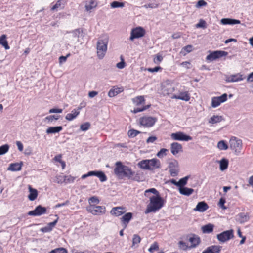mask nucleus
I'll use <instances>...</instances> for the list:
<instances>
[{"instance_id": "f257e3e1", "label": "nucleus", "mask_w": 253, "mask_h": 253, "mask_svg": "<svg viewBox=\"0 0 253 253\" xmlns=\"http://www.w3.org/2000/svg\"><path fill=\"white\" fill-rule=\"evenodd\" d=\"M114 173L119 179L127 177L129 179H131L134 175V172L128 166L123 165L120 161L115 163Z\"/></svg>"}, {"instance_id": "f03ea898", "label": "nucleus", "mask_w": 253, "mask_h": 253, "mask_svg": "<svg viewBox=\"0 0 253 253\" xmlns=\"http://www.w3.org/2000/svg\"><path fill=\"white\" fill-rule=\"evenodd\" d=\"M150 203L147 206L144 213L146 214L150 212H155L161 209L164 205V201L160 195L149 197Z\"/></svg>"}, {"instance_id": "7ed1b4c3", "label": "nucleus", "mask_w": 253, "mask_h": 253, "mask_svg": "<svg viewBox=\"0 0 253 253\" xmlns=\"http://www.w3.org/2000/svg\"><path fill=\"white\" fill-rule=\"evenodd\" d=\"M109 37L107 35H102L96 43L97 56L99 59L104 58L107 50Z\"/></svg>"}, {"instance_id": "20e7f679", "label": "nucleus", "mask_w": 253, "mask_h": 253, "mask_svg": "<svg viewBox=\"0 0 253 253\" xmlns=\"http://www.w3.org/2000/svg\"><path fill=\"white\" fill-rule=\"evenodd\" d=\"M229 148L236 155H239L241 153L243 143L241 139L235 136H232L229 141Z\"/></svg>"}, {"instance_id": "39448f33", "label": "nucleus", "mask_w": 253, "mask_h": 253, "mask_svg": "<svg viewBox=\"0 0 253 253\" xmlns=\"http://www.w3.org/2000/svg\"><path fill=\"white\" fill-rule=\"evenodd\" d=\"M88 212L94 215L100 216L106 213V207L103 206L90 205L86 208Z\"/></svg>"}, {"instance_id": "423d86ee", "label": "nucleus", "mask_w": 253, "mask_h": 253, "mask_svg": "<svg viewBox=\"0 0 253 253\" xmlns=\"http://www.w3.org/2000/svg\"><path fill=\"white\" fill-rule=\"evenodd\" d=\"M139 123L144 127L149 128L153 126L157 121V118L151 116H144L139 119Z\"/></svg>"}, {"instance_id": "0eeeda50", "label": "nucleus", "mask_w": 253, "mask_h": 253, "mask_svg": "<svg viewBox=\"0 0 253 253\" xmlns=\"http://www.w3.org/2000/svg\"><path fill=\"white\" fill-rule=\"evenodd\" d=\"M161 91L164 95H169L174 91V87L170 81L167 80L162 83Z\"/></svg>"}, {"instance_id": "6e6552de", "label": "nucleus", "mask_w": 253, "mask_h": 253, "mask_svg": "<svg viewBox=\"0 0 253 253\" xmlns=\"http://www.w3.org/2000/svg\"><path fill=\"white\" fill-rule=\"evenodd\" d=\"M168 168L170 175L172 177L176 176L179 172V163L175 159H171L169 162Z\"/></svg>"}, {"instance_id": "1a4fd4ad", "label": "nucleus", "mask_w": 253, "mask_h": 253, "mask_svg": "<svg viewBox=\"0 0 253 253\" xmlns=\"http://www.w3.org/2000/svg\"><path fill=\"white\" fill-rule=\"evenodd\" d=\"M233 230L230 229L223 231V232L217 235L218 240L221 243H224L231 239L233 238Z\"/></svg>"}, {"instance_id": "9d476101", "label": "nucleus", "mask_w": 253, "mask_h": 253, "mask_svg": "<svg viewBox=\"0 0 253 253\" xmlns=\"http://www.w3.org/2000/svg\"><path fill=\"white\" fill-rule=\"evenodd\" d=\"M145 34V30L142 27H136L131 30L129 40L131 41H133L135 39H138L143 37Z\"/></svg>"}, {"instance_id": "9b49d317", "label": "nucleus", "mask_w": 253, "mask_h": 253, "mask_svg": "<svg viewBox=\"0 0 253 253\" xmlns=\"http://www.w3.org/2000/svg\"><path fill=\"white\" fill-rule=\"evenodd\" d=\"M170 136L174 140L188 141L192 139L191 136L185 135L181 131L173 133L171 134Z\"/></svg>"}, {"instance_id": "f8f14e48", "label": "nucleus", "mask_w": 253, "mask_h": 253, "mask_svg": "<svg viewBox=\"0 0 253 253\" xmlns=\"http://www.w3.org/2000/svg\"><path fill=\"white\" fill-rule=\"evenodd\" d=\"M227 100V95L226 93L223 94L220 96L213 97L211 98V106L213 108H216L219 106L221 103L225 102Z\"/></svg>"}, {"instance_id": "ddd939ff", "label": "nucleus", "mask_w": 253, "mask_h": 253, "mask_svg": "<svg viewBox=\"0 0 253 253\" xmlns=\"http://www.w3.org/2000/svg\"><path fill=\"white\" fill-rule=\"evenodd\" d=\"M46 212V208L39 205L34 210L29 211L27 214L30 216H38L45 214Z\"/></svg>"}, {"instance_id": "4468645a", "label": "nucleus", "mask_w": 253, "mask_h": 253, "mask_svg": "<svg viewBox=\"0 0 253 253\" xmlns=\"http://www.w3.org/2000/svg\"><path fill=\"white\" fill-rule=\"evenodd\" d=\"M227 53L224 51H216L209 54L206 59L210 61H213L219 57L226 55Z\"/></svg>"}, {"instance_id": "2eb2a0df", "label": "nucleus", "mask_w": 253, "mask_h": 253, "mask_svg": "<svg viewBox=\"0 0 253 253\" xmlns=\"http://www.w3.org/2000/svg\"><path fill=\"white\" fill-rule=\"evenodd\" d=\"M243 79V75L240 73L229 76L226 75L225 77V80L226 82H237L242 81Z\"/></svg>"}, {"instance_id": "dca6fc26", "label": "nucleus", "mask_w": 253, "mask_h": 253, "mask_svg": "<svg viewBox=\"0 0 253 253\" xmlns=\"http://www.w3.org/2000/svg\"><path fill=\"white\" fill-rule=\"evenodd\" d=\"M126 208L122 206H119L113 208L111 211L110 214L112 215L118 217L126 212Z\"/></svg>"}, {"instance_id": "f3484780", "label": "nucleus", "mask_w": 253, "mask_h": 253, "mask_svg": "<svg viewBox=\"0 0 253 253\" xmlns=\"http://www.w3.org/2000/svg\"><path fill=\"white\" fill-rule=\"evenodd\" d=\"M81 109L82 107H79L77 109H73L70 113H68L66 115L65 119L69 121H72L79 115Z\"/></svg>"}, {"instance_id": "a211bd4d", "label": "nucleus", "mask_w": 253, "mask_h": 253, "mask_svg": "<svg viewBox=\"0 0 253 253\" xmlns=\"http://www.w3.org/2000/svg\"><path fill=\"white\" fill-rule=\"evenodd\" d=\"M132 218V213L131 212H127L124 214L121 218V223L124 226V229L126 228L127 224Z\"/></svg>"}, {"instance_id": "6ab92c4d", "label": "nucleus", "mask_w": 253, "mask_h": 253, "mask_svg": "<svg viewBox=\"0 0 253 253\" xmlns=\"http://www.w3.org/2000/svg\"><path fill=\"white\" fill-rule=\"evenodd\" d=\"M170 150L171 153L173 155H176L180 152H181L182 150V145L177 143V142H173L170 145Z\"/></svg>"}, {"instance_id": "aec40b11", "label": "nucleus", "mask_w": 253, "mask_h": 253, "mask_svg": "<svg viewBox=\"0 0 253 253\" xmlns=\"http://www.w3.org/2000/svg\"><path fill=\"white\" fill-rule=\"evenodd\" d=\"M149 160V170H153L161 167V163L158 159L154 158Z\"/></svg>"}, {"instance_id": "412c9836", "label": "nucleus", "mask_w": 253, "mask_h": 253, "mask_svg": "<svg viewBox=\"0 0 253 253\" xmlns=\"http://www.w3.org/2000/svg\"><path fill=\"white\" fill-rule=\"evenodd\" d=\"M221 249L220 246L212 245L207 248L202 253H219Z\"/></svg>"}, {"instance_id": "4be33fe9", "label": "nucleus", "mask_w": 253, "mask_h": 253, "mask_svg": "<svg viewBox=\"0 0 253 253\" xmlns=\"http://www.w3.org/2000/svg\"><path fill=\"white\" fill-rule=\"evenodd\" d=\"M171 98L188 101L189 100L190 97L188 92L185 91L180 92L178 95H174L171 97Z\"/></svg>"}, {"instance_id": "5701e85b", "label": "nucleus", "mask_w": 253, "mask_h": 253, "mask_svg": "<svg viewBox=\"0 0 253 253\" xmlns=\"http://www.w3.org/2000/svg\"><path fill=\"white\" fill-rule=\"evenodd\" d=\"M209 208V206L204 201L199 202L196 207L194 209L195 211L203 212Z\"/></svg>"}, {"instance_id": "b1692460", "label": "nucleus", "mask_w": 253, "mask_h": 253, "mask_svg": "<svg viewBox=\"0 0 253 253\" xmlns=\"http://www.w3.org/2000/svg\"><path fill=\"white\" fill-rule=\"evenodd\" d=\"M236 220L240 223H244L249 220V214L247 213H240L236 216Z\"/></svg>"}, {"instance_id": "393cba45", "label": "nucleus", "mask_w": 253, "mask_h": 253, "mask_svg": "<svg viewBox=\"0 0 253 253\" xmlns=\"http://www.w3.org/2000/svg\"><path fill=\"white\" fill-rule=\"evenodd\" d=\"M71 34V36L74 38L78 39V42H80V38H83L84 36V34L83 30L81 29H75L72 32H69Z\"/></svg>"}, {"instance_id": "a878e982", "label": "nucleus", "mask_w": 253, "mask_h": 253, "mask_svg": "<svg viewBox=\"0 0 253 253\" xmlns=\"http://www.w3.org/2000/svg\"><path fill=\"white\" fill-rule=\"evenodd\" d=\"M220 22L223 25H235L240 24L241 23L239 20L231 18H222L221 19Z\"/></svg>"}, {"instance_id": "bb28decb", "label": "nucleus", "mask_w": 253, "mask_h": 253, "mask_svg": "<svg viewBox=\"0 0 253 253\" xmlns=\"http://www.w3.org/2000/svg\"><path fill=\"white\" fill-rule=\"evenodd\" d=\"M28 189L30 192L28 199L29 200L33 201L37 198L38 191L36 189L33 188L30 185L28 186Z\"/></svg>"}, {"instance_id": "cd10ccee", "label": "nucleus", "mask_w": 253, "mask_h": 253, "mask_svg": "<svg viewBox=\"0 0 253 253\" xmlns=\"http://www.w3.org/2000/svg\"><path fill=\"white\" fill-rule=\"evenodd\" d=\"M22 162L15 163L10 164L8 168H7L8 170L12 171H16L21 170L22 166Z\"/></svg>"}, {"instance_id": "c85d7f7f", "label": "nucleus", "mask_w": 253, "mask_h": 253, "mask_svg": "<svg viewBox=\"0 0 253 253\" xmlns=\"http://www.w3.org/2000/svg\"><path fill=\"white\" fill-rule=\"evenodd\" d=\"M189 248L195 247L200 243V238L196 236L190 237L189 238Z\"/></svg>"}, {"instance_id": "c756f323", "label": "nucleus", "mask_w": 253, "mask_h": 253, "mask_svg": "<svg viewBox=\"0 0 253 253\" xmlns=\"http://www.w3.org/2000/svg\"><path fill=\"white\" fill-rule=\"evenodd\" d=\"M97 2L96 0H90L86 4L85 6V10L87 11H91V10L97 6Z\"/></svg>"}, {"instance_id": "7c9ffc66", "label": "nucleus", "mask_w": 253, "mask_h": 253, "mask_svg": "<svg viewBox=\"0 0 253 253\" xmlns=\"http://www.w3.org/2000/svg\"><path fill=\"white\" fill-rule=\"evenodd\" d=\"M62 129V126H51L46 129V132L47 134H55L59 133Z\"/></svg>"}, {"instance_id": "2f4dec72", "label": "nucleus", "mask_w": 253, "mask_h": 253, "mask_svg": "<svg viewBox=\"0 0 253 253\" xmlns=\"http://www.w3.org/2000/svg\"><path fill=\"white\" fill-rule=\"evenodd\" d=\"M179 192L181 195L188 196L193 193L194 189L185 187L179 188Z\"/></svg>"}, {"instance_id": "473e14b6", "label": "nucleus", "mask_w": 253, "mask_h": 253, "mask_svg": "<svg viewBox=\"0 0 253 253\" xmlns=\"http://www.w3.org/2000/svg\"><path fill=\"white\" fill-rule=\"evenodd\" d=\"M123 90L121 88L113 87L109 91L108 95L110 97H113L118 95Z\"/></svg>"}, {"instance_id": "72a5a7b5", "label": "nucleus", "mask_w": 253, "mask_h": 253, "mask_svg": "<svg viewBox=\"0 0 253 253\" xmlns=\"http://www.w3.org/2000/svg\"><path fill=\"white\" fill-rule=\"evenodd\" d=\"M223 120L222 117L219 115H213L208 120V123L211 124H214L221 122Z\"/></svg>"}, {"instance_id": "f704fd0d", "label": "nucleus", "mask_w": 253, "mask_h": 253, "mask_svg": "<svg viewBox=\"0 0 253 253\" xmlns=\"http://www.w3.org/2000/svg\"><path fill=\"white\" fill-rule=\"evenodd\" d=\"M65 3V0H58L56 4L51 8L52 10H58L63 9Z\"/></svg>"}, {"instance_id": "c9c22d12", "label": "nucleus", "mask_w": 253, "mask_h": 253, "mask_svg": "<svg viewBox=\"0 0 253 253\" xmlns=\"http://www.w3.org/2000/svg\"><path fill=\"white\" fill-rule=\"evenodd\" d=\"M219 169L221 171L226 169L228 166V161L227 159L223 158L219 161Z\"/></svg>"}, {"instance_id": "e433bc0d", "label": "nucleus", "mask_w": 253, "mask_h": 253, "mask_svg": "<svg viewBox=\"0 0 253 253\" xmlns=\"http://www.w3.org/2000/svg\"><path fill=\"white\" fill-rule=\"evenodd\" d=\"M213 225L211 224H208L202 227V230L204 233H210L212 232Z\"/></svg>"}, {"instance_id": "4c0bfd02", "label": "nucleus", "mask_w": 253, "mask_h": 253, "mask_svg": "<svg viewBox=\"0 0 253 253\" xmlns=\"http://www.w3.org/2000/svg\"><path fill=\"white\" fill-rule=\"evenodd\" d=\"M141 239L140 237L137 234H134L132 238V247H138V244L140 242Z\"/></svg>"}, {"instance_id": "58836bf2", "label": "nucleus", "mask_w": 253, "mask_h": 253, "mask_svg": "<svg viewBox=\"0 0 253 253\" xmlns=\"http://www.w3.org/2000/svg\"><path fill=\"white\" fill-rule=\"evenodd\" d=\"M139 167L144 169H149V160H143L141 161L138 164Z\"/></svg>"}, {"instance_id": "ea45409f", "label": "nucleus", "mask_w": 253, "mask_h": 253, "mask_svg": "<svg viewBox=\"0 0 253 253\" xmlns=\"http://www.w3.org/2000/svg\"><path fill=\"white\" fill-rule=\"evenodd\" d=\"M132 101L136 105H139L143 103L145 101L143 96H139L132 99Z\"/></svg>"}, {"instance_id": "a19ab883", "label": "nucleus", "mask_w": 253, "mask_h": 253, "mask_svg": "<svg viewBox=\"0 0 253 253\" xmlns=\"http://www.w3.org/2000/svg\"><path fill=\"white\" fill-rule=\"evenodd\" d=\"M217 147L220 150H226L228 148L227 144L224 140L219 141L217 143Z\"/></svg>"}, {"instance_id": "79ce46f5", "label": "nucleus", "mask_w": 253, "mask_h": 253, "mask_svg": "<svg viewBox=\"0 0 253 253\" xmlns=\"http://www.w3.org/2000/svg\"><path fill=\"white\" fill-rule=\"evenodd\" d=\"M149 193L154 194L155 195L154 196L160 195L159 192L154 188L146 190L144 192V196L145 197H149Z\"/></svg>"}, {"instance_id": "37998d69", "label": "nucleus", "mask_w": 253, "mask_h": 253, "mask_svg": "<svg viewBox=\"0 0 253 253\" xmlns=\"http://www.w3.org/2000/svg\"><path fill=\"white\" fill-rule=\"evenodd\" d=\"M110 6L112 8H123L124 7L125 4L124 2L114 1L111 3Z\"/></svg>"}, {"instance_id": "c03bdc74", "label": "nucleus", "mask_w": 253, "mask_h": 253, "mask_svg": "<svg viewBox=\"0 0 253 253\" xmlns=\"http://www.w3.org/2000/svg\"><path fill=\"white\" fill-rule=\"evenodd\" d=\"M189 178L188 176H185L182 178H181L178 181V187L179 188L184 187V186L187 184V180Z\"/></svg>"}, {"instance_id": "a18cd8bd", "label": "nucleus", "mask_w": 253, "mask_h": 253, "mask_svg": "<svg viewBox=\"0 0 253 253\" xmlns=\"http://www.w3.org/2000/svg\"><path fill=\"white\" fill-rule=\"evenodd\" d=\"M76 179V177L71 175H65L64 176V182L65 183H73Z\"/></svg>"}, {"instance_id": "49530a36", "label": "nucleus", "mask_w": 253, "mask_h": 253, "mask_svg": "<svg viewBox=\"0 0 253 253\" xmlns=\"http://www.w3.org/2000/svg\"><path fill=\"white\" fill-rule=\"evenodd\" d=\"M9 148V146L8 144H5L0 147V155L5 154L6 153Z\"/></svg>"}, {"instance_id": "de8ad7c7", "label": "nucleus", "mask_w": 253, "mask_h": 253, "mask_svg": "<svg viewBox=\"0 0 253 253\" xmlns=\"http://www.w3.org/2000/svg\"><path fill=\"white\" fill-rule=\"evenodd\" d=\"M168 150L165 148H162L157 153V156L160 158H162L167 155V152Z\"/></svg>"}, {"instance_id": "09e8293b", "label": "nucleus", "mask_w": 253, "mask_h": 253, "mask_svg": "<svg viewBox=\"0 0 253 253\" xmlns=\"http://www.w3.org/2000/svg\"><path fill=\"white\" fill-rule=\"evenodd\" d=\"M159 250V245L158 244L157 242H154L153 244H152L149 249H148V251L150 253H153L155 251H157Z\"/></svg>"}, {"instance_id": "8fccbe9b", "label": "nucleus", "mask_w": 253, "mask_h": 253, "mask_svg": "<svg viewBox=\"0 0 253 253\" xmlns=\"http://www.w3.org/2000/svg\"><path fill=\"white\" fill-rule=\"evenodd\" d=\"M139 133H140V132L138 130L135 129H130L128 131V136L129 137L133 138Z\"/></svg>"}, {"instance_id": "3c124183", "label": "nucleus", "mask_w": 253, "mask_h": 253, "mask_svg": "<svg viewBox=\"0 0 253 253\" xmlns=\"http://www.w3.org/2000/svg\"><path fill=\"white\" fill-rule=\"evenodd\" d=\"M49 253H67V251L65 248H59L52 250Z\"/></svg>"}, {"instance_id": "603ef678", "label": "nucleus", "mask_w": 253, "mask_h": 253, "mask_svg": "<svg viewBox=\"0 0 253 253\" xmlns=\"http://www.w3.org/2000/svg\"><path fill=\"white\" fill-rule=\"evenodd\" d=\"M97 177L99 178L101 182H104L106 181L107 177L105 174L102 171H99Z\"/></svg>"}, {"instance_id": "864d4df0", "label": "nucleus", "mask_w": 253, "mask_h": 253, "mask_svg": "<svg viewBox=\"0 0 253 253\" xmlns=\"http://www.w3.org/2000/svg\"><path fill=\"white\" fill-rule=\"evenodd\" d=\"M90 123L88 122H86L85 123L82 124L80 126V129L82 131H85L89 129V128L90 127Z\"/></svg>"}, {"instance_id": "5fc2aeb1", "label": "nucleus", "mask_w": 253, "mask_h": 253, "mask_svg": "<svg viewBox=\"0 0 253 253\" xmlns=\"http://www.w3.org/2000/svg\"><path fill=\"white\" fill-rule=\"evenodd\" d=\"M207 5V2L204 0H200L197 2L195 7L197 8H199L201 7L206 6Z\"/></svg>"}, {"instance_id": "6e6d98bb", "label": "nucleus", "mask_w": 253, "mask_h": 253, "mask_svg": "<svg viewBox=\"0 0 253 253\" xmlns=\"http://www.w3.org/2000/svg\"><path fill=\"white\" fill-rule=\"evenodd\" d=\"M196 28H205L206 27V23L205 20L200 19L199 22L196 25Z\"/></svg>"}, {"instance_id": "4d7b16f0", "label": "nucleus", "mask_w": 253, "mask_h": 253, "mask_svg": "<svg viewBox=\"0 0 253 253\" xmlns=\"http://www.w3.org/2000/svg\"><path fill=\"white\" fill-rule=\"evenodd\" d=\"M179 247L182 250H186L187 248H189V245L186 244V243L182 241L179 242L178 243Z\"/></svg>"}, {"instance_id": "13d9d810", "label": "nucleus", "mask_w": 253, "mask_h": 253, "mask_svg": "<svg viewBox=\"0 0 253 253\" xmlns=\"http://www.w3.org/2000/svg\"><path fill=\"white\" fill-rule=\"evenodd\" d=\"M150 107V105H147V106H145L142 108H135L134 109V110L133 111H132V112L134 113H138V112H142L144 110H146L147 109H148L149 107Z\"/></svg>"}, {"instance_id": "bf43d9fd", "label": "nucleus", "mask_w": 253, "mask_h": 253, "mask_svg": "<svg viewBox=\"0 0 253 253\" xmlns=\"http://www.w3.org/2000/svg\"><path fill=\"white\" fill-rule=\"evenodd\" d=\"M89 203H94L96 204H99V200L98 199L97 197L92 196L90 197L88 200Z\"/></svg>"}, {"instance_id": "052dcab7", "label": "nucleus", "mask_w": 253, "mask_h": 253, "mask_svg": "<svg viewBox=\"0 0 253 253\" xmlns=\"http://www.w3.org/2000/svg\"><path fill=\"white\" fill-rule=\"evenodd\" d=\"M58 119V116L55 115H50L45 118V119L50 123H52L54 120H57Z\"/></svg>"}, {"instance_id": "680f3d73", "label": "nucleus", "mask_w": 253, "mask_h": 253, "mask_svg": "<svg viewBox=\"0 0 253 253\" xmlns=\"http://www.w3.org/2000/svg\"><path fill=\"white\" fill-rule=\"evenodd\" d=\"M70 56V54L68 53L66 56H61L59 58V62L60 64H62L63 63H65L67 58Z\"/></svg>"}, {"instance_id": "e2e57ef3", "label": "nucleus", "mask_w": 253, "mask_h": 253, "mask_svg": "<svg viewBox=\"0 0 253 253\" xmlns=\"http://www.w3.org/2000/svg\"><path fill=\"white\" fill-rule=\"evenodd\" d=\"M55 182L58 184H61L64 182V177L58 175L55 177Z\"/></svg>"}, {"instance_id": "0e129e2a", "label": "nucleus", "mask_w": 253, "mask_h": 253, "mask_svg": "<svg viewBox=\"0 0 253 253\" xmlns=\"http://www.w3.org/2000/svg\"><path fill=\"white\" fill-rule=\"evenodd\" d=\"M158 5L156 3H149V4H145L143 6V7L146 9H147L148 8H156L158 7Z\"/></svg>"}, {"instance_id": "69168bd1", "label": "nucleus", "mask_w": 253, "mask_h": 253, "mask_svg": "<svg viewBox=\"0 0 253 253\" xmlns=\"http://www.w3.org/2000/svg\"><path fill=\"white\" fill-rule=\"evenodd\" d=\"M163 60V57L159 54H157L156 57L154 59V62L155 63H158L161 62Z\"/></svg>"}, {"instance_id": "338daca9", "label": "nucleus", "mask_w": 253, "mask_h": 253, "mask_svg": "<svg viewBox=\"0 0 253 253\" xmlns=\"http://www.w3.org/2000/svg\"><path fill=\"white\" fill-rule=\"evenodd\" d=\"M116 67L118 69H123L125 67V62H124L123 59H122V61L116 64Z\"/></svg>"}, {"instance_id": "774afa93", "label": "nucleus", "mask_w": 253, "mask_h": 253, "mask_svg": "<svg viewBox=\"0 0 253 253\" xmlns=\"http://www.w3.org/2000/svg\"><path fill=\"white\" fill-rule=\"evenodd\" d=\"M225 200L222 198H220L218 203V205L223 209H226V208L224 206Z\"/></svg>"}]
</instances>
